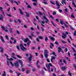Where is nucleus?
Masks as SVG:
<instances>
[{
	"mask_svg": "<svg viewBox=\"0 0 76 76\" xmlns=\"http://www.w3.org/2000/svg\"><path fill=\"white\" fill-rule=\"evenodd\" d=\"M24 42H27L28 41V42L27 43V46L28 47H29V45L31 43V42L30 40H29V39L28 38H26L24 40Z\"/></svg>",
	"mask_w": 76,
	"mask_h": 76,
	"instance_id": "1",
	"label": "nucleus"
},
{
	"mask_svg": "<svg viewBox=\"0 0 76 76\" xmlns=\"http://www.w3.org/2000/svg\"><path fill=\"white\" fill-rule=\"evenodd\" d=\"M20 46L21 48V49L23 51H25V50H26V48L24 47L23 46V45L21 44L20 45Z\"/></svg>",
	"mask_w": 76,
	"mask_h": 76,
	"instance_id": "2",
	"label": "nucleus"
},
{
	"mask_svg": "<svg viewBox=\"0 0 76 76\" xmlns=\"http://www.w3.org/2000/svg\"><path fill=\"white\" fill-rule=\"evenodd\" d=\"M14 64V65L15 66V67H16V68H18V67H19V63H18V62H17L16 63H15Z\"/></svg>",
	"mask_w": 76,
	"mask_h": 76,
	"instance_id": "3",
	"label": "nucleus"
},
{
	"mask_svg": "<svg viewBox=\"0 0 76 76\" xmlns=\"http://www.w3.org/2000/svg\"><path fill=\"white\" fill-rule=\"evenodd\" d=\"M29 55L30 57L28 58V60L29 61H31L32 60V55L31 53H30Z\"/></svg>",
	"mask_w": 76,
	"mask_h": 76,
	"instance_id": "4",
	"label": "nucleus"
},
{
	"mask_svg": "<svg viewBox=\"0 0 76 76\" xmlns=\"http://www.w3.org/2000/svg\"><path fill=\"white\" fill-rule=\"evenodd\" d=\"M60 22L61 23V25H63V24H64V25L65 26V27H66V28H68V26H66V24H65V23H64L62 21H60Z\"/></svg>",
	"mask_w": 76,
	"mask_h": 76,
	"instance_id": "5",
	"label": "nucleus"
},
{
	"mask_svg": "<svg viewBox=\"0 0 76 76\" xmlns=\"http://www.w3.org/2000/svg\"><path fill=\"white\" fill-rule=\"evenodd\" d=\"M0 38L1 41H2V42L4 43V42H5L4 41V39H3V37L1 36H0Z\"/></svg>",
	"mask_w": 76,
	"mask_h": 76,
	"instance_id": "6",
	"label": "nucleus"
},
{
	"mask_svg": "<svg viewBox=\"0 0 76 76\" xmlns=\"http://www.w3.org/2000/svg\"><path fill=\"white\" fill-rule=\"evenodd\" d=\"M31 35L32 37H34V38H36V35H34V32H31Z\"/></svg>",
	"mask_w": 76,
	"mask_h": 76,
	"instance_id": "7",
	"label": "nucleus"
},
{
	"mask_svg": "<svg viewBox=\"0 0 76 76\" xmlns=\"http://www.w3.org/2000/svg\"><path fill=\"white\" fill-rule=\"evenodd\" d=\"M49 37L51 40L54 41V40H55V38H54L50 36H49Z\"/></svg>",
	"mask_w": 76,
	"mask_h": 76,
	"instance_id": "8",
	"label": "nucleus"
},
{
	"mask_svg": "<svg viewBox=\"0 0 76 76\" xmlns=\"http://www.w3.org/2000/svg\"><path fill=\"white\" fill-rule=\"evenodd\" d=\"M56 59V57L54 56H52L51 59V61L52 63L53 62V60H55Z\"/></svg>",
	"mask_w": 76,
	"mask_h": 76,
	"instance_id": "9",
	"label": "nucleus"
},
{
	"mask_svg": "<svg viewBox=\"0 0 76 76\" xmlns=\"http://www.w3.org/2000/svg\"><path fill=\"white\" fill-rule=\"evenodd\" d=\"M0 10L1 11V12H2L3 15L5 16V15H4V11H3V8L1 7H0Z\"/></svg>",
	"mask_w": 76,
	"mask_h": 76,
	"instance_id": "10",
	"label": "nucleus"
},
{
	"mask_svg": "<svg viewBox=\"0 0 76 76\" xmlns=\"http://www.w3.org/2000/svg\"><path fill=\"white\" fill-rule=\"evenodd\" d=\"M58 52L59 53H60L61 52V51L62 50V49H61V48L60 47H58Z\"/></svg>",
	"mask_w": 76,
	"mask_h": 76,
	"instance_id": "11",
	"label": "nucleus"
},
{
	"mask_svg": "<svg viewBox=\"0 0 76 76\" xmlns=\"http://www.w3.org/2000/svg\"><path fill=\"white\" fill-rule=\"evenodd\" d=\"M13 28H9V31L10 33H12V30H13Z\"/></svg>",
	"mask_w": 76,
	"mask_h": 76,
	"instance_id": "12",
	"label": "nucleus"
},
{
	"mask_svg": "<svg viewBox=\"0 0 76 76\" xmlns=\"http://www.w3.org/2000/svg\"><path fill=\"white\" fill-rule=\"evenodd\" d=\"M19 10L20 14H21V15H23V12H22V10H20V9H19Z\"/></svg>",
	"mask_w": 76,
	"mask_h": 76,
	"instance_id": "13",
	"label": "nucleus"
},
{
	"mask_svg": "<svg viewBox=\"0 0 76 76\" xmlns=\"http://www.w3.org/2000/svg\"><path fill=\"white\" fill-rule=\"evenodd\" d=\"M43 19H45L46 20H47V21H48V19L47 18V17H45V16H43Z\"/></svg>",
	"mask_w": 76,
	"mask_h": 76,
	"instance_id": "14",
	"label": "nucleus"
},
{
	"mask_svg": "<svg viewBox=\"0 0 76 76\" xmlns=\"http://www.w3.org/2000/svg\"><path fill=\"white\" fill-rule=\"evenodd\" d=\"M0 50H1V53H3V51L4 50V49H3V48L1 47H0Z\"/></svg>",
	"mask_w": 76,
	"mask_h": 76,
	"instance_id": "15",
	"label": "nucleus"
},
{
	"mask_svg": "<svg viewBox=\"0 0 76 76\" xmlns=\"http://www.w3.org/2000/svg\"><path fill=\"white\" fill-rule=\"evenodd\" d=\"M48 37H45V42H47V41H48Z\"/></svg>",
	"mask_w": 76,
	"mask_h": 76,
	"instance_id": "16",
	"label": "nucleus"
},
{
	"mask_svg": "<svg viewBox=\"0 0 76 76\" xmlns=\"http://www.w3.org/2000/svg\"><path fill=\"white\" fill-rule=\"evenodd\" d=\"M3 15H0V20H3Z\"/></svg>",
	"mask_w": 76,
	"mask_h": 76,
	"instance_id": "17",
	"label": "nucleus"
},
{
	"mask_svg": "<svg viewBox=\"0 0 76 76\" xmlns=\"http://www.w3.org/2000/svg\"><path fill=\"white\" fill-rule=\"evenodd\" d=\"M44 53L45 54H48V53L47 52V50H44Z\"/></svg>",
	"mask_w": 76,
	"mask_h": 76,
	"instance_id": "18",
	"label": "nucleus"
},
{
	"mask_svg": "<svg viewBox=\"0 0 76 76\" xmlns=\"http://www.w3.org/2000/svg\"><path fill=\"white\" fill-rule=\"evenodd\" d=\"M47 69L49 72H50V66H48V67L47 68Z\"/></svg>",
	"mask_w": 76,
	"mask_h": 76,
	"instance_id": "19",
	"label": "nucleus"
},
{
	"mask_svg": "<svg viewBox=\"0 0 76 76\" xmlns=\"http://www.w3.org/2000/svg\"><path fill=\"white\" fill-rule=\"evenodd\" d=\"M2 76H6V72L4 71V73L2 74Z\"/></svg>",
	"mask_w": 76,
	"mask_h": 76,
	"instance_id": "20",
	"label": "nucleus"
},
{
	"mask_svg": "<svg viewBox=\"0 0 76 76\" xmlns=\"http://www.w3.org/2000/svg\"><path fill=\"white\" fill-rule=\"evenodd\" d=\"M7 60H9L10 61V60L13 61V59L12 58H11L10 59L7 58Z\"/></svg>",
	"mask_w": 76,
	"mask_h": 76,
	"instance_id": "21",
	"label": "nucleus"
},
{
	"mask_svg": "<svg viewBox=\"0 0 76 76\" xmlns=\"http://www.w3.org/2000/svg\"><path fill=\"white\" fill-rule=\"evenodd\" d=\"M56 3L57 6H58V7H60V5H59V4H58V2H57V1H56Z\"/></svg>",
	"mask_w": 76,
	"mask_h": 76,
	"instance_id": "22",
	"label": "nucleus"
},
{
	"mask_svg": "<svg viewBox=\"0 0 76 76\" xmlns=\"http://www.w3.org/2000/svg\"><path fill=\"white\" fill-rule=\"evenodd\" d=\"M16 56L17 57L19 58H22L21 56L18 55H16Z\"/></svg>",
	"mask_w": 76,
	"mask_h": 76,
	"instance_id": "23",
	"label": "nucleus"
},
{
	"mask_svg": "<svg viewBox=\"0 0 76 76\" xmlns=\"http://www.w3.org/2000/svg\"><path fill=\"white\" fill-rule=\"evenodd\" d=\"M45 56L46 58H48V54H45Z\"/></svg>",
	"mask_w": 76,
	"mask_h": 76,
	"instance_id": "24",
	"label": "nucleus"
},
{
	"mask_svg": "<svg viewBox=\"0 0 76 76\" xmlns=\"http://www.w3.org/2000/svg\"><path fill=\"white\" fill-rule=\"evenodd\" d=\"M25 13L26 14V16L27 17H29V14H28V13H27V12H25Z\"/></svg>",
	"mask_w": 76,
	"mask_h": 76,
	"instance_id": "25",
	"label": "nucleus"
},
{
	"mask_svg": "<svg viewBox=\"0 0 76 76\" xmlns=\"http://www.w3.org/2000/svg\"><path fill=\"white\" fill-rule=\"evenodd\" d=\"M71 17L72 18H75V16H74V15H73V14H72V15H71Z\"/></svg>",
	"mask_w": 76,
	"mask_h": 76,
	"instance_id": "26",
	"label": "nucleus"
},
{
	"mask_svg": "<svg viewBox=\"0 0 76 76\" xmlns=\"http://www.w3.org/2000/svg\"><path fill=\"white\" fill-rule=\"evenodd\" d=\"M52 54H53V55L54 56H55V57H57V55H56L55 52H53V53H52Z\"/></svg>",
	"mask_w": 76,
	"mask_h": 76,
	"instance_id": "27",
	"label": "nucleus"
},
{
	"mask_svg": "<svg viewBox=\"0 0 76 76\" xmlns=\"http://www.w3.org/2000/svg\"><path fill=\"white\" fill-rule=\"evenodd\" d=\"M72 4H73V5H74V7H76V4H75V2L74 1H73V2H72Z\"/></svg>",
	"mask_w": 76,
	"mask_h": 76,
	"instance_id": "28",
	"label": "nucleus"
},
{
	"mask_svg": "<svg viewBox=\"0 0 76 76\" xmlns=\"http://www.w3.org/2000/svg\"><path fill=\"white\" fill-rule=\"evenodd\" d=\"M19 62L20 64H22L23 63V62L22 61L20 60H19Z\"/></svg>",
	"mask_w": 76,
	"mask_h": 76,
	"instance_id": "29",
	"label": "nucleus"
},
{
	"mask_svg": "<svg viewBox=\"0 0 76 76\" xmlns=\"http://www.w3.org/2000/svg\"><path fill=\"white\" fill-rule=\"evenodd\" d=\"M62 69L63 71H64V70H66V68L65 67H62Z\"/></svg>",
	"mask_w": 76,
	"mask_h": 76,
	"instance_id": "30",
	"label": "nucleus"
},
{
	"mask_svg": "<svg viewBox=\"0 0 76 76\" xmlns=\"http://www.w3.org/2000/svg\"><path fill=\"white\" fill-rule=\"evenodd\" d=\"M61 41L63 44H66L67 43L66 42H65V41H64L63 40H61Z\"/></svg>",
	"mask_w": 76,
	"mask_h": 76,
	"instance_id": "31",
	"label": "nucleus"
},
{
	"mask_svg": "<svg viewBox=\"0 0 76 76\" xmlns=\"http://www.w3.org/2000/svg\"><path fill=\"white\" fill-rule=\"evenodd\" d=\"M39 15H39V16H40V17H41L40 16L41 15H42V13L41 12L39 11Z\"/></svg>",
	"mask_w": 76,
	"mask_h": 76,
	"instance_id": "32",
	"label": "nucleus"
},
{
	"mask_svg": "<svg viewBox=\"0 0 76 76\" xmlns=\"http://www.w3.org/2000/svg\"><path fill=\"white\" fill-rule=\"evenodd\" d=\"M38 38H39V39H43V37L41 36H39Z\"/></svg>",
	"mask_w": 76,
	"mask_h": 76,
	"instance_id": "33",
	"label": "nucleus"
},
{
	"mask_svg": "<svg viewBox=\"0 0 76 76\" xmlns=\"http://www.w3.org/2000/svg\"><path fill=\"white\" fill-rule=\"evenodd\" d=\"M72 49L73 50V51L74 52H75V53H76V50L75 49V48H72Z\"/></svg>",
	"mask_w": 76,
	"mask_h": 76,
	"instance_id": "34",
	"label": "nucleus"
},
{
	"mask_svg": "<svg viewBox=\"0 0 76 76\" xmlns=\"http://www.w3.org/2000/svg\"><path fill=\"white\" fill-rule=\"evenodd\" d=\"M11 57L12 58H14V59H15V60H16V58L15 57H14L13 56H11Z\"/></svg>",
	"mask_w": 76,
	"mask_h": 76,
	"instance_id": "35",
	"label": "nucleus"
},
{
	"mask_svg": "<svg viewBox=\"0 0 76 76\" xmlns=\"http://www.w3.org/2000/svg\"><path fill=\"white\" fill-rule=\"evenodd\" d=\"M5 38L7 40H9V37H8V36L7 35H5Z\"/></svg>",
	"mask_w": 76,
	"mask_h": 76,
	"instance_id": "36",
	"label": "nucleus"
},
{
	"mask_svg": "<svg viewBox=\"0 0 76 76\" xmlns=\"http://www.w3.org/2000/svg\"><path fill=\"white\" fill-rule=\"evenodd\" d=\"M65 10L66 12H68V9L67 8H66L65 9Z\"/></svg>",
	"mask_w": 76,
	"mask_h": 76,
	"instance_id": "37",
	"label": "nucleus"
},
{
	"mask_svg": "<svg viewBox=\"0 0 76 76\" xmlns=\"http://www.w3.org/2000/svg\"><path fill=\"white\" fill-rule=\"evenodd\" d=\"M1 28L2 29H3V30H4V29H5V28L4 26H1Z\"/></svg>",
	"mask_w": 76,
	"mask_h": 76,
	"instance_id": "38",
	"label": "nucleus"
},
{
	"mask_svg": "<svg viewBox=\"0 0 76 76\" xmlns=\"http://www.w3.org/2000/svg\"><path fill=\"white\" fill-rule=\"evenodd\" d=\"M5 28H6V29L5 30V32H9V31H8V30L7 29V27H6Z\"/></svg>",
	"mask_w": 76,
	"mask_h": 76,
	"instance_id": "39",
	"label": "nucleus"
},
{
	"mask_svg": "<svg viewBox=\"0 0 76 76\" xmlns=\"http://www.w3.org/2000/svg\"><path fill=\"white\" fill-rule=\"evenodd\" d=\"M16 48H17L18 50H20V49L19 48V46L17 45Z\"/></svg>",
	"mask_w": 76,
	"mask_h": 76,
	"instance_id": "40",
	"label": "nucleus"
},
{
	"mask_svg": "<svg viewBox=\"0 0 76 76\" xmlns=\"http://www.w3.org/2000/svg\"><path fill=\"white\" fill-rule=\"evenodd\" d=\"M55 44L56 45H59V43L57 42H55Z\"/></svg>",
	"mask_w": 76,
	"mask_h": 76,
	"instance_id": "41",
	"label": "nucleus"
},
{
	"mask_svg": "<svg viewBox=\"0 0 76 76\" xmlns=\"http://www.w3.org/2000/svg\"><path fill=\"white\" fill-rule=\"evenodd\" d=\"M66 59H67V60H68V61H70V58H69L67 57H66Z\"/></svg>",
	"mask_w": 76,
	"mask_h": 76,
	"instance_id": "42",
	"label": "nucleus"
},
{
	"mask_svg": "<svg viewBox=\"0 0 76 76\" xmlns=\"http://www.w3.org/2000/svg\"><path fill=\"white\" fill-rule=\"evenodd\" d=\"M53 15H56V12H53Z\"/></svg>",
	"mask_w": 76,
	"mask_h": 76,
	"instance_id": "43",
	"label": "nucleus"
},
{
	"mask_svg": "<svg viewBox=\"0 0 76 76\" xmlns=\"http://www.w3.org/2000/svg\"><path fill=\"white\" fill-rule=\"evenodd\" d=\"M28 37L29 38L31 39H32V37L31 36H28Z\"/></svg>",
	"mask_w": 76,
	"mask_h": 76,
	"instance_id": "44",
	"label": "nucleus"
},
{
	"mask_svg": "<svg viewBox=\"0 0 76 76\" xmlns=\"http://www.w3.org/2000/svg\"><path fill=\"white\" fill-rule=\"evenodd\" d=\"M48 66H51V67H52V64H51V63H49Z\"/></svg>",
	"mask_w": 76,
	"mask_h": 76,
	"instance_id": "45",
	"label": "nucleus"
},
{
	"mask_svg": "<svg viewBox=\"0 0 76 76\" xmlns=\"http://www.w3.org/2000/svg\"><path fill=\"white\" fill-rule=\"evenodd\" d=\"M62 38L63 39H66V37H65L64 36L62 35Z\"/></svg>",
	"mask_w": 76,
	"mask_h": 76,
	"instance_id": "46",
	"label": "nucleus"
},
{
	"mask_svg": "<svg viewBox=\"0 0 76 76\" xmlns=\"http://www.w3.org/2000/svg\"><path fill=\"white\" fill-rule=\"evenodd\" d=\"M59 12H60V13H61V12H63V11L62 10H61V9H59Z\"/></svg>",
	"mask_w": 76,
	"mask_h": 76,
	"instance_id": "47",
	"label": "nucleus"
},
{
	"mask_svg": "<svg viewBox=\"0 0 76 76\" xmlns=\"http://www.w3.org/2000/svg\"><path fill=\"white\" fill-rule=\"evenodd\" d=\"M68 53L69 57H70V53L69 52H68Z\"/></svg>",
	"mask_w": 76,
	"mask_h": 76,
	"instance_id": "48",
	"label": "nucleus"
},
{
	"mask_svg": "<svg viewBox=\"0 0 76 76\" xmlns=\"http://www.w3.org/2000/svg\"><path fill=\"white\" fill-rule=\"evenodd\" d=\"M49 16L51 18H52V19H54V18L53 17V16L50 15Z\"/></svg>",
	"mask_w": 76,
	"mask_h": 76,
	"instance_id": "49",
	"label": "nucleus"
},
{
	"mask_svg": "<svg viewBox=\"0 0 76 76\" xmlns=\"http://www.w3.org/2000/svg\"><path fill=\"white\" fill-rule=\"evenodd\" d=\"M13 43V44H15V43H16V40H14V41Z\"/></svg>",
	"mask_w": 76,
	"mask_h": 76,
	"instance_id": "50",
	"label": "nucleus"
},
{
	"mask_svg": "<svg viewBox=\"0 0 76 76\" xmlns=\"http://www.w3.org/2000/svg\"><path fill=\"white\" fill-rule=\"evenodd\" d=\"M39 63V61H37V62H36V65H38Z\"/></svg>",
	"mask_w": 76,
	"mask_h": 76,
	"instance_id": "51",
	"label": "nucleus"
},
{
	"mask_svg": "<svg viewBox=\"0 0 76 76\" xmlns=\"http://www.w3.org/2000/svg\"><path fill=\"white\" fill-rule=\"evenodd\" d=\"M72 45H73V46H74V47H75V48H76V45H75L74 44V43H73Z\"/></svg>",
	"mask_w": 76,
	"mask_h": 76,
	"instance_id": "52",
	"label": "nucleus"
},
{
	"mask_svg": "<svg viewBox=\"0 0 76 76\" xmlns=\"http://www.w3.org/2000/svg\"><path fill=\"white\" fill-rule=\"evenodd\" d=\"M22 72H24V71H25V68H22Z\"/></svg>",
	"mask_w": 76,
	"mask_h": 76,
	"instance_id": "53",
	"label": "nucleus"
},
{
	"mask_svg": "<svg viewBox=\"0 0 76 76\" xmlns=\"http://www.w3.org/2000/svg\"><path fill=\"white\" fill-rule=\"evenodd\" d=\"M46 60L49 63H50V61L49 60V59L48 58V59H47Z\"/></svg>",
	"mask_w": 76,
	"mask_h": 76,
	"instance_id": "54",
	"label": "nucleus"
},
{
	"mask_svg": "<svg viewBox=\"0 0 76 76\" xmlns=\"http://www.w3.org/2000/svg\"><path fill=\"white\" fill-rule=\"evenodd\" d=\"M17 33L18 34H20V33H19V31L18 30H17Z\"/></svg>",
	"mask_w": 76,
	"mask_h": 76,
	"instance_id": "55",
	"label": "nucleus"
},
{
	"mask_svg": "<svg viewBox=\"0 0 76 76\" xmlns=\"http://www.w3.org/2000/svg\"><path fill=\"white\" fill-rule=\"evenodd\" d=\"M74 36H76V31H75V33H74Z\"/></svg>",
	"mask_w": 76,
	"mask_h": 76,
	"instance_id": "56",
	"label": "nucleus"
},
{
	"mask_svg": "<svg viewBox=\"0 0 76 76\" xmlns=\"http://www.w3.org/2000/svg\"><path fill=\"white\" fill-rule=\"evenodd\" d=\"M36 34L37 35H39V31H37L36 32Z\"/></svg>",
	"mask_w": 76,
	"mask_h": 76,
	"instance_id": "57",
	"label": "nucleus"
},
{
	"mask_svg": "<svg viewBox=\"0 0 76 76\" xmlns=\"http://www.w3.org/2000/svg\"><path fill=\"white\" fill-rule=\"evenodd\" d=\"M7 15L8 16H9V17H11V15L10 14H7Z\"/></svg>",
	"mask_w": 76,
	"mask_h": 76,
	"instance_id": "58",
	"label": "nucleus"
},
{
	"mask_svg": "<svg viewBox=\"0 0 76 76\" xmlns=\"http://www.w3.org/2000/svg\"><path fill=\"white\" fill-rule=\"evenodd\" d=\"M36 41H37L39 42V39H38V38H37Z\"/></svg>",
	"mask_w": 76,
	"mask_h": 76,
	"instance_id": "59",
	"label": "nucleus"
},
{
	"mask_svg": "<svg viewBox=\"0 0 76 76\" xmlns=\"http://www.w3.org/2000/svg\"><path fill=\"white\" fill-rule=\"evenodd\" d=\"M73 66L75 68V69H76V64H73Z\"/></svg>",
	"mask_w": 76,
	"mask_h": 76,
	"instance_id": "60",
	"label": "nucleus"
},
{
	"mask_svg": "<svg viewBox=\"0 0 76 76\" xmlns=\"http://www.w3.org/2000/svg\"><path fill=\"white\" fill-rule=\"evenodd\" d=\"M41 73L42 74H44V72L43 70H42Z\"/></svg>",
	"mask_w": 76,
	"mask_h": 76,
	"instance_id": "61",
	"label": "nucleus"
},
{
	"mask_svg": "<svg viewBox=\"0 0 76 76\" xmlns=\"http://www.w3.org/2000/svg\"><path fill=\"white\" fill-rule=\"evenodd\" d=\"M10 63H11L12 66H13V64L12 63V62L10 61Z\"/></svg>",
	"mask_w": 76,
	"mask_h": 76,
	"instance_id": "62",
	"label": "nucleus"
},
{
	"mask_svg": "<svg viewBox=\"0 0 76 76\" xmlns=\"http://www.w3.org/2000/svg\"><path fill=\"white\" fill-rule=\"evenodd\" d=\"M68 74L69 75H70V76H72V74H71V73L69 72H68Z\"/></svg>",
	"mask_w": 76,
	"mask_h": 76,
	"instance_id": "63",
	"label": "nucleus"
},
{
	"mask_svg": "<svg viewBox=\"0 0 76 76\" xmlns=\"http://www.w3.org/2000/svg\"><path fill=\"white\" fill-rule=\"evenodd\" d=\"M29 70H27L26 72V73H29Z\"/></svg>",
	"mask_w": 76,
	"mask_h": 76,
	"instance_id": "64",
	"label": "nucleus"
}]
</instances>
